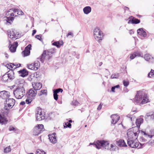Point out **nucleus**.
<instances>
[{
    "mask_svg": "<svg viewBox=\"0 0 154 154\" xmlns=\"http://www.w3.org/2000/svg\"><path fill=\"white\" fill-rule=\"evenodd\" d=\"M13 9H11L10 10L8 11L6 14V15L8 16H14L15 14L13 13L12 12Z\"/></svg>",
    "mask_w": 154,
    "mask_h": 154,
    "instance_id": "2f4dec72",
    "label": "nucleus"
},
{
    "mask_svg": "<svg viewBox=\"0 0 154 154\" xmlns=\"http://www.w3.org/2000/svg\"><path fill=\"white\" fill-rule=\"evenodd\" d=\"M111 118L112 119L111 124L113 125L116 123L120 119V117L116 114L112 115Z\"/></svg>",
    "mask_w": 154,
    "mask_h": 154,
    "instance_id": "f8f14e48",
    "label": "nucleus"
},
{
    "mask_svg": "<svg viewBox=\"0 0 154 154\" xmlns=\"http://www.w3.org/2000/svg\"><path fill=\"white\" fill-rule=\"evenodd\" d=\"M94 35L95 39L97 41L100 42L102 40L103 34L99 28H97L94 29Z\"/></svg>",
    "mask_w": 154,
    "mask_h": 154,
    "instance_id": "423d86ee",
    "label": "nucleus"
},
{
    "mask_svg": "<svg viewBox=\"0 0 154 154\" xmlns=\"http://www.w3.org/2000/svg\"><path fill=\"white\" fill-rule=\"evenodd\" d=\"M35 85L32 84L33 87L35 90L37 91L40 90L42 87V85L40 82H35Z\"/></svg>",
    "mask_w": 154,
    "mask_h": 154,
    "instance_id": "a211bd4d",
    "label": "nucleus"
},
{
    "mask_svg": "<svg viewBox=\"0 0 154 154\" xmlns=\"http://www.w3.org/2000/svg\"><path fill=\"white\" fill-rule=\"evenodd\" d=\"M119 76V73H115L112 74L111 76V78L113 79H118Z\"/></svg>",
    "mask_w": 154,
    "mask_h": 154,
    "instance_id": "4c0bfd02",
    "label": "nucleus"
},
{
    "mask_svg": "<svg viewBox=\"0 0 154 154\" xmlns=\"http://www.w3.org/2000/svg\"><path fill=\"white\" fill-rule=\"evenodd\" d=\"M4 22L6 24H11V23L14 19V18L13 17H4Z\"/></svg>",
    "mask_w": 154,
    "mask_h": 154,
    "instance_id": "f3484780",
    "label": "nucleus"
},
{
    "mask_svg": "<svg viewBox=\"0 0 154 154\" xmlns=\"http://www.w3.org/2000/svg\"><path fill=\"white\" fill-rule=\"evenodd\" d=\"M46 53V51H44L40 57L38 58V59H39L40 61L42 63H43L44 62L45 58L46 57H47Z\"/></svg>",
    "mask_w": 154,
    "mask_h": 154,
    "instance_id": "b1692460",
    "label": "nucleus"
},
{
    "mask_svg": "<svg viewBox=\"0 0 154 154\" xmlns=\"http://www.w3.org/2000/svg\"><path fill=\"white\" fill-rule=\"evenodd\" d=\"M20 76L24 77L28 75V72L25 69H23L18 71Z\"/></svg>",
    "mask_w": 154,
    "mask_h": 154,
    "instance_id": "4468645a",
    "label": "nucleus"
},
{
    "mask_svg": "<svg viewBox=\"0 0 154 154\" xmlns=\"http://www.w3.org/2000/svg\"><path fill=\"white\" fill-rule=\"evenodd\" d=\"M56 135V133H54L52 134H49L48 136L50 142L53 143H55L57 142Z\"/></svg>",
    "mask_w": 154,
    "mask_h": 154,
    "instance_id": "9b49d317",
    "label": "nucleus"
},
{
    "mask_svg": "<svg viewBox=\"0 0 154 154\" xmlns=\"http://www.w3.org/2000/svg\"><path fill=\"white\" fill-rule=\"evenodd\" d=\"M36 30H33L32 31V35L33 36L34 34L36 33Z\"/></svg>",
    "mask_w": 154,
    "mask_h": 154,
    "instance_id": "338daca9",
    "label": "nucleus"
},
{
    "mask_svg": "<svg viewBox=\"0 0 154 154\" xmlns=\"http://www.w3.org/2000/svg\"><path fill=\"white\" fill-rule=\"evenodd\" d=\"M9 129L10 131H12L14 130L15 128L13 127H9Z\"/></svg>",
    "mask_w": 154,
    "mask_h": 154,
    "instance_id": "e2e57ef3",
    "label": "nucleus"
},
{
    "mask_svg": "<svg viewBox=\"0 0 154 154\" xmlns=\"http://www.w3.org/2000/svg\"><path fill=\"white\" fill-rule=\"evenodd\" d=\"M103 105V104L102 103H100V104L97 109L98 110H100L101 109Z\"/></svg>",
    "mask_w": 154,
    "mask_h": 154,
    "instance_id": "13d9d810",
    "label": "nucleus"
},
{
    "mask_svg": "<svg viewBox=\"0 0 154 154\" xmlns=\"http://www.w3.org/2000/svg\"><path fill=\"white\" fill-rule=\"evenodd\" d=\"M64 128H71V124L68 122L65 123V124H64Z\"/></svg>",
    "mask_w": 154,
    "mask_h": 154,
    "instance_id": "58836bf2",
    "label": "nucleus"
},
{
    "mask_svg": "<svg viewBox=\"0 0 154 154\" xmlns=\"http://www.w3.org/2000/svg\"><path fill=\"white\" fill-rule=\"evenodd\" d=\"M38 94L39 96L42 94H45L46 95H47V91L46 90H42L38 93Z\"/></svg>",
    "mask_w": 154,
    "mask_h": 154,
    "instance_id": "473e14b6",
    "label": "nucleus"
},
{
    "mask_svg": "<svg viewBox=\"0 0 154 154\" xmlns=\"http://www.w3.org/2000/svg\"><path fill=\"white\" fill-rule=\"evenodd\" d=\"M137 33L140 36L144 38L146 37L147 36L146 32L143 30V28L139 29L137 30Z\"/></svg>",
    "mask_w": 154,
    "mask_h": 154,
    "instance_id": "dca6fc26",
    "label": "nucleus"
},
{
    "mask_svg": "<svg viewBox=\"0 0 154 154\" xmlns=\"http://www.w3.org/2000/svg\"><path fill=\"white\" fill-rule=\"evenodd\" d=\"M143 122V119L141 118L137 119L136 121V124L137 126L130 129L127 133V135L129 136L131 134H134L135 137H138V134L140 133L139 128L140 125ZM129 129L128 130H129Z\"/></svg>",
    "mask_w": 154,
    "mask_h": 154,
    "instance_id": "7ed1b4c3",
    "label": "nucleus"
},
{
    "mask_svg": "<svg viewBox=\"0 0 154 154\" xmlns=\"http://www.w3.org/2000/svg\"><path fill=\"white\" fill-rule=\"evenodd\" d=\"M35 38H37L39 40L41 41L42 39L41 35H36L35 36Z\"/></svg>",
    "mask_w": 154,
    "mask_h": 154,
    "instance_id": "864d4df0",
    "label": "nucleus"
},
{
    "mask_svg": "<svg viewBox=\"0 0 154 154\" xmlns=\"http://www.w3.org/2000/svg\"><path fill=\"white\" fill-rule=\"evenodd\" d=\"M23 14V12L21 10H18V11H17V14H18L19 15H22Z\"/></svg>",
    "mask_w": 154,
    "mask_h": 154,
    "instance_id": "4d7b16f0",
    "label": "nucleus"
},
{
    "mask_svg": "<svg viewBox=\"0 0 154 154\" xmlns=\"http://www.w3.org/2000/svg\"><path fill=\"white\" fill-rule=\"evenodd\" d=\"M8 76V74H7V73L5 74L2 76V80L4 82H9Z\"/></svg>",
    "mask_w": 154,
    "mask_h": 154,
    "instance_id": "7c9ffc66",
    "label": "nucleus"
},
{
    "mask_svg": "<svg viewBox=\"0 0 154 154\" xmlns=\"http://www.w3.org/2000/svg\"><path fill=\"white\" fill-rule=\"evenodd\" d=\"M5 102H7L10 104L11 105H13V106L14 105L15 103V100L13 98H9L5 100Z\"/></svg>",
    "mask_w": 154,
    "mask_h": 154,
    "instance_id": "cd10ccee",
    "label": "nucleus"
},
{
    "mask_svg": "<svg viewBox=\"0 0 154 154\" xmlns=\"http://www.w3.org/2000/svg\"><path fill=\"white\" fill-rule=\"evenodd\" d=\"M144 58L147 61L150 62H154V58L151 57L149 54H146L144 56Z\"/></svg>",
    "mask_w": 154,
    "mask_h": 154,
    "instance_id": "4be33fe9",
    "label": "nucleus"
},
{
    "mask_svg": "<svg viewBox=\"0 0 154 154\" xmlns=\"http://www.w3.org/2000/svg\"><path fill=\"white\" fill-rule=\"evenodd\" d=\"M8 76L9 82H10L12 80L14 79V72L13 70H11L7 72Z\"/></svg>",
    "mask_w": 154,
    "mask_h": 154,
    "instance_id": "ddd939ff",
    "label": "nucleus"
},
{
    "mask_svg": "<svg viewBox=\"0 0 154 154\" xmlns=\"http://www.w3.org/2000/svg\"><path fill=\"white\" fill-rule=\"evenodd\" d=\"M8 66L10 67L11 68L14 69V68L15 66V64L13 63H11L10 64H8Z\"/></svg>",
    "mask_w": 154,
    "mask_h": 154,
    "instance_id": "49530a36",
    "label": "nucleus"
},
{
    "mask_svg": "<svg viewBox=\"0 0 154 154\" xmlns=\"http://www.w3.org/2000/svg\"><path fill=\"white\" fill-rule=\"evenodd\" d=\"M10 94L9 92L5 91H3L0 92V97L6 100L10 97Z\"/></svg>",
    "mask_w": 154,
    "mask_h": 154,
    "instance_id": "1a4fd4ad",
    "label": "nucleus"
},
{
    "mask_svg": "<svg viewBox=\"0 0 154 154\" xmlns=\"http://www.w3.org/2000/svg\"><path fill=\"white\" fill-rule=\"evenodd\" d=\"M134 103L137 104L140 103V105L149 102V100L147 94L143 92L138 91L135 96Z\"/></svg>",
    "mask_w": 154,
    "mask_h": 154,
    "instance_id": "f03ea898",
    "label": "nucleus"
},
{
    "mask_svg": "<svg viewBox=\"0 0 154 154\" xmlns=\"http://www.w3.org/2000/svg\"><path fill=\"white\" fill-rule=\"evenodd\" d=\"M42 109L38 107L37 109V112L36 113V118L37 120L40 121L45 119V116L42 113Z\"/></svg>",
    "mask_w": 154,
    "mask_h": 154,
    "instance_id": "6e6552de",
    "label": "nucleus"
},
{
    "mask_svg": "<svg viewBox=\"0 0 154 154\" xmlns=\"http://www.w3.org/2000/svg\"><path fill=\"white\" fill-rule=\"evenodd\" d=\"M148 143L149 144H154V140H152L151 141H149L148 142Z\"/></svg>",
    "mask_w": 154,
    "mask_h": 154,
    "instance_id": "0e129e2a",
    "label": "nucleus"
},
{
    "mask_svg": "<svg viewBox=\"0 0 154 154\" xmlns=\"http://www.w3.org/2000/svg\"><path fill=\"white\" fill-rule=\"evenodd\" d=\"M129 34H130V35H132V34H133L134 33V32L133 30L132 29H131V30H130L129 31Z\"/></svg>",
    "mask_w": 154,
    "mask_h": 154,
    "instance_id": "69168bd1",
    "label": "nucleus"
},
{
    "mask_svg": "<svg viewBox=\"0 0 154 154\" xmlns=\"http://www.w3.org/2000/svg\"><path fill=\"white\" fill-rule=\"evenodd\" d=\"M13 93L17 99H21L25 95V90L23 87H18L16 89L14 90Z\"/></svg>",
    "mask_w": 154,
    "mask_h": 154,
    "instance_id": "39448f33",
    "label": "nucleus"
},
{
    "mask_svg": "<svg viewBox=\"0 0 154 154\" xmlns=\"http://www.w3.org/2000/svg\"><path fill=\"white\" fill-rule=\"evenodd\" d=\"M8 120L3 114L0 113V123L2 125H5L7 123Z\"/></svg>",
    "mask_w": 154,
    "mask_h": 154,
    "instance_id": "6ab92c4d",
    "label": "nucleus"
},
{
    "mask_svg": "<svg viewBox=\"0 0 154 154\" xmlns=\"http://www.w3.org/2000/svg\"><path fill=\"white\" fill-rule=\"evenodd\" d=\"M140 140L143 142H146L147 141L146 139H145L143 137H141L140 138Z\"/></svg>",
    "mask_w": 154,
    "mask_h": 154,
    "instance_id": "6e6d98bb",
    "label": "nucleus"
},
{
    "mask_svg": "<svg viewBox=\"0 0 154 154\" xmlns=\"http://www.w3.org/2000/svg\"><path fill=\"white\" fill-rule=\"evenodd\" d=\"M123 84L125 87H127L129 84V82L128 81L124 80L123 82Z\"/></svg>",
    "mask_w": 154,
    "mask_h": 154,
    "instance_id": "09e8293b",
    "label": "nucleus"
},
{
    "mask_svg": "<svg viewBox=\"0 0 154 154\" xmlns=\"http://www.w3.org/2000/svg\"><path fill=\"white\" fill-rule=\"evenodd\" d=\"M55 49H49L46 51V54L48 59L51 57L55 52Z\"/></svg>",
    "mask_w": 154,
    "mask_h": 154,
    "instance_id": "9d476101",
    "label": "nucleus"
},
{
    "mask_svg": "<svg viewBox=\"0 0 154 154\" xmlns=\"http://www.w3.org/2000/svg\"><path fill=\"white\" fill-rule=\"evenodd\" d=\"M4 109L8 111L6 112V115L8 113V110L12 108L13 107V105H11L10 104L7 102H5L4 101Z\"/></svg>",
    "mask_w": 154,
    "mask_h": 154,
    "instance_id": "aec40b11",
    "label": "nucleus"
},
{
    "mask_svg": "<svg viewBox=\"0 0 154 154\" xmlns=\"http://www.w3.org/2000/svg\"><path fill=\"white\" fill-rule=\"evenodd\" d=\"M131 17H132L131 19V23L132 24H138L140 23V20L137 19L133 17L132 16Z\"/></svg>",
    "mask_w": 154,
    "mask_h": 154,
    "instance_id": "c756f323",
    "label": "nucleus"
},
{
    "mask_svg": "<svg viewBox=\"0 0 154 154\" xmlns=\"http://www.w3.org/2000/svg\"><path fill=\"white\" fill-rule=\"evenodd\" d=\"M32 49H25L22 52V54L23 57H25L29 56L30 53V50Z\"/></svg>",
    "mask_w": 154,
    "mask_h": 154,
    "instance_id": "5701e85b",
    "label": "nucleus"
},
{
    "mask_svg": "<svg viewBox=\"0 0 154 154\" xmlns=\"http://www.w3.org/2000/svg\"><path fill=\"white\" fill-rule=\"evenodd\" d=\"M33 66L34 67L33 69H34V70H37L39 67V65L38 64V63L35 62L33 63Z\"/></svg>",
    "mask_w": 154,
    "mask_h": 154,
    "instance_id": "79ce46f5",
    "label": "nucleus"
},
{
    "mask_svg": "<svg viewBox=\"0 0 154 154\" xmlns=\"http://www.w3.org/2000/svg\"><path fill=\"white\" fill-rule=\"evenodd\" d=\"M21 82L19 79H17L15 81V83L17 85H19L20 84H21Z\"/></svg>",
    "mask_w": 154,
    "mask_h": 154,
    "instance_id": "680f3d73",
    "label": "nucleus"
},
{
    "mask_svg": "<svg viewBox=\"0 0 154 154\" xmlns=\"http://www.w3.org/2000/svg\"><path fill=\"white\" fill-rule=\"evenodd\" d=\"M135 53V54L136 55V56H139V57H141V54L138 52H135L134 53Z\"/></svg>",
    "mask_w": 154,
    "mask_h": 154,
    "instance_id": "bf43d9fd",
    "label": "nucleus"
},
{
    "mask_svg": "<svg viewBox=\"0 0 154 154\" xmlns=\"http://www.w3.org/2000/svg\"><path fill=\"white\" fill-rule=\"evenodd\" d=\"M63 44V42L62 41L55 42L52 43L53 45L55 46L57 48L60 47Z\"/></svg>",
    "mask_w": 154,
    "mask_h": 154,
    "instance_id": "393cba45",
    "label": "nucleus"
},
{
    "mask_svg": "<svg viewBox=\"0 0 154 154\" xmlns=\"http://www.w3.org/2000/svg\"><path fill=\"white\" fill-rule=\"evenodd\" d=\"M21 66V64H15V66L14 68V69H16L17 68L20 67Z\"/></svg>",
    "mask_w": 154,
    "mask_h": 154,
    "instance_id": "052dcab7",
    "label": "nucleus"
},
{
    "mask_svg": "<svg viewBox=\"0 0 154 154\" xmlns=\"http://www.w3.org/2000/svg\"><path fill=\"white\" fill-rule=\"evenodd\" d=\"M128 138L127 140V143L129 146L132 148L138 149L141 148L144 144H141L138 142H136L133 139L134 136H135L134 134H131L129 136L128 135Z\"/></svg>",
    "mask_w": 154,
    "mask_h": 154,
    "instance_id": "20e7f679",
    "label": "nucleus"
},
{
    "mask_svg": "<svg viewBox=\"0 0 154 154\" xmlns=\"http://www.w3.org/2000/svg\"><path fill=\"white\" fill-rule=\"evenodd\" d=\"M146 116L148 117H150L151 119L154 120V112L153 113L149 112L147 113Z\"/></svg>",
    "mask_w": 154,
    "mask_h": 154,
    "instance_id": "c9c22d12",
    "label": "nucleus"
},
{
    "mask_svg": "<svg viewBox=\"0 0 154 154\" xmlns=\"http://www.w3.org/2000/svg\"><path fill=\"white\" fill-rule=\"evenodd\" d=\"M17 49H9L8 51L11 53H14L16 51Z\"/></svg>",
    "mask_w": 154,
    "mask_h": 154,
    "instance_id": "603ef678",
    "label": "nucleus"
},
{
    "mask_svg": "<svg viewBox=\"0 0 154 154\" xmlns=\"http://www.w3.org/2000/svg\"><path fill=\"white\" fill-rule=\"evenodd\" d=\"M79 102L76 100H73L72 103V104L75 106H77L79 104Z\"/></svg>",
    "mask_w": 154,
    "mask_h": 154,
    "instance_id": "8fccbe9b",
    "label": "nucleus"
},
{
    "mask_svg": "<svg viewBox=\"0 0 154 154\" xmlns=\"http://www.w3.org/2000/svg\"><path fill=\"white\" fill-rule=\"evenodd\" d=\"M9 45L8 46L9 48H17L18 46V43L17 42H14L13 44L11 45V42H9Z\"/></svg>",
    "mask_w": 154,
    "mask_h": 154,
    "instance_id": "c85d7f7f",
    "label": "nucleus"
},
{
    "mask_svg": "<svg viewBox=\"0 0 154 154\" xmlns=\"http://www.w3.org/2000/svg\"><path fill=\"white\" fill-rule=\"evenodd\" d=\"M21 35L20 34L19 32H17L15 30V35L14 37V39H16L19 38L21 37Z\"/></svg>",
    "mask_w": 154,
    "mask_h": 154,
    "instance_id": "f704fd0d",
    "label": "nucleus"
},
{
    "mask_svg": "<svg viewBox=\"0 0 154 154\" xmlns=\"http://www.w3.org/2000/svg\"><path fill=\"white\" fill-rule=\"evenodd\" d=\"M11 149L10 147V146H9L8 147H6L4 149V152L5 153L11 151Z\"/></svg>",
    "mask_w": 154,
    "mask_h": 154,
    "instance_id": "37998d69",
    "label": "nucleus"
},
{
    "mask_svg": "<svg viewBox=\"0 0 154 154\" xmlns=\"http://www.w3.org/2000/svg\"><path fill=\"white\" fill-rule=\"evenodd\" d=\"M34 89H30L28 92L27 94L28 95V96L29 98H33V97L35 96L37 94V92L35 90H34Z\"/></svg>",
    "mask_w": 154,
    "mask_h": 154,
    "instance_id": "2eb2a0df",
    "label": "nucleus"
},
{
    "mask_svg": "<svg viewBox=\"0 0 154 154\" xmlns=\"http://www.w3.org/2000/svg\"><path fill=\"white\" fill-rule=\"evenodd\" d=\"M35 153L36 154H46V152L43 150L38 149L37 150Z\"/></svg>",
    "mask_w": 154,
    "mask_h": 154,
    "instance_id": "e433bc0d",
    "label": "nucleus"
},
{
    "mask_svg": "<svg viewBox=\"0 0 154 154\" xmlns=\"http://www.w3.org/2000/svg\"><path fill=\"white\" fill-rule=\"evenodd\" d=\"M18 10L17 9H13L12 12H14L13 13L14 14L15 16H17V11H18Z\"/></svg>",
    "mask_w": 154,
    "mask_h": 154,
    "instance_id": "de8ad7c7",
    "label": "nucleus"
},
{
    "mask_svg": "<svg viewBox=\"0 0 154 154\" xmlns=\"http://www.w3.org/2000/svg\"><path fill=\"white\" fill-rule=\"evenodd\" d=\"M29 98V97L27 98L26 100V102L27 104L30 103L32 100L34 99V98Z\"/></svg>",
    "mask_w": 154,
    "mask_h": 154,
    "instance_id": "a19ab883",
    "label": "nucleus"
},
{
    "mask_svg": "<svg viewBox=\"0 0 154 154\" xmlns=\"http://www.w3.org/2000/svg\"><path fill=\"white\" fill-rule=\"evenodd\" d=\"M93 144L95 146V147L97 149H99L101 148V147H103L105 149L107 150H115L116 149V146L112 144L110 145L111 148L109 147V142L106 141L104 140H98L96 143H90V145Z\"/></svg>",
    "mask_w": 154,
    "mask_h": 154,
    "instance_id": "f257e3e1",
    "label": "nucleus"
},
{
    "mask_svg": "<svg viewBox=\"0 0 154 154\" xmlns=\"http://www.w3.org/2000/svg\"><path fill=\"white\" fill-rule=\"evenodd\" d=\"M53 96L54 99L56 100H57L58 99V96L57 94L56 93H55L54 91H53Z\"/></svg>",
    "mask_w": 154,
    "mask_h": 154,
    "instance_id": "a18cd8bd",
    "label": "nucleus"
},
{
    "mask_svg": "<svg viewBox=\"0 0 154 154\" xmlns=\"http://www.w3.org/2000/svg\"><path fill=\"white\" fill-rule=\"evenodd\" d=\"M63 91V90L62 88H58L57 89L53 90V91H54L57 94L58 93L60 92H62Z\"/></svg>",
    "mask_w": 154,
    "mask_h": 154,
    "instance_id": "c03bdc74",
    "label": "nucleus"
},
{
    "mask_svg": "<svg viewBox=\"0 0 154 154\" xmlns=\"http://www.w3.org/2000/svg\"><path fill=\"white\" fill-rule=\"evenodd\" d=\"M148 76L149 77L154 76V70L151 69L150 72L148 74Z\"/></svg>",
    "mask_w": 154,
    "mask_h": 154,
    "instance_id": "ea45409f",
    "label": "nucleus"
},
{
    "mask_svg": "<svg viewBox=\"0 0 154 154\" xmlns=\"http://www.w3.org/2000/svg\"><path fill=\"white\" fill-rule=\"evenodd\" d=\"M136 57L135 53H134V54H132L131 55L130 58L131 60H132L134 59Z\"/></svg>",
    "mask_w": 154,
    "mask_h": 154,
    "instance_id": "5fc2aeb1",
    "label": "nucleus"
},
{
    "mask_svg": "<svg viewBox=\"0 0 154 154\" xmlns=\"http://www.w3.org/2000/svg\"><path fill=\"white\" fill-rule=\"evenodd\" d=\"M31 44H29L27 46H26L25 48H31Z\"/></svg>",
    "mask_w": 154,
    "mask_h": 154,
    "instance_id": "774afa93",
    "label": "nucleus"
},
{
    "mask_svg": "<svg viewBox=\"0 0 154 154\" xmlns=\"http://www.w3.org/2000/svg\"><path fill=\"white\" fill-rule=\"evenodd\" d=\"M44 130V126L42 124L38 125L34 127L33 131V135H38Z\"/></svg>",
    "mask_w": 154,
    "mask_h": 154,
    "instance_id": "0eeeda50",
    "label": "nucleus"
},
{
    "mask_svg": "<svg viewBox=\"0 0 154 154\" xmlns=\"http://www.w3.org/2000/svg\"><path fill=\"white\" fill-rule=\"evenodd\" d=\"M116 144L120 147H126L127 146L125 141L122 139H120L116 141Z\"/></svg>",
    "mask_w": 154,
    "mask_h": 154,
    "instance_id": "412c9836",
    "label": "nucleus"
},
{
    "mask_svg": "<svg viewBox=\"0 0 154 154\" xmlns=\"http://www.w3.org/2000/svg\"><path fill=\"white\" fill-rule=\"evenodd\" d=\"M91 11V8L89 6H86L83 9L84 13L86 14H89Z\"/></svg>",
    "mask_w": 154,
    "mask_h": 154,
    "instance_id": "a878e982",
    "label": "nucleus"
},
{
    "mask_svg": "<svg viewBox=\"0 0 154 154\" xmlns=\"http://www.w3.org/2000/svg\"><path fill=\"white\" fill-rule=\"evenodd\" d=\"M141 133H143L144 135L146 137H148L150 138H152V137L153 136H154V134L153 135H149L147 134L145 132L142 131H141Z\"/></svg>",
    "mask_w": 154,
    "mask_h": 154,
    "instance_id": "72a5a7b5",
    "label": "nucleus"
},
{
    "mask_svg": "<svg viewBox=\"0 0 154 154\" xmlns=\"http://www.w3.org/2000/svg\"><path fill=\"white\" fill-rule=\"evenodd\" d=\"M33 63H32L31 64H30V65H29L27 66V67L28 69H32V70H34V69H33V68L34 67L33 66Z\"/></svg>",
    "mask_w": 154,
    "mask_h": 154,
    "instance_id": "3c124183",
    "label": "nucleus"
},
{
    "mask_svg": "<svg viewBox=\"0 0 154 154\" xmlns=\"http://www.w3.org/2000/svg\"><path fill=\"white\" fill-rule=\"evenodd\" d=\"M15 30L14 29H12L10 32L8 31V35H10L9 37L12 39H14V37L15 36Z\"/></svg>",
    "mask_w": 154,
    "mask_h": 154,
    "instance_id": "bb28decb",
    "label": "nucleus"
}]
</instances>
